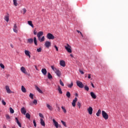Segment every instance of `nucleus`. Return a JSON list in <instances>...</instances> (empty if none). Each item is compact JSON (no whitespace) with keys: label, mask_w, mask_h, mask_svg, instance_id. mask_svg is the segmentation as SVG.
Wrapping results in <instances>:
<instances>
[{"label":"nucleus","mask_w":128,"mask_h":128,"mask_svg":"<svg viewBox=\"0 0 128 128\" xmlns=\"http://www.w3.org/2000/svg\"><path fill=\"white\" fill-rule=\"evenodd\" d=\"M51 68L54 72L58 76H60L61 73L58 69L54 67V66H51Z\"/></svg>","instance_id":"obj_1"},{"label":"nucleus","mask_w":128,"mask_h":128,"mask_svg":"<svg viewBox=\"0 0 128 128\" xmlns=\"http://www.w3.org/2000/svg\"><path fill=\"white\" fill-rule=\"evenodd\" d=\"M64 48L68 52H70V54L72 53V46H70L68 44H67L66 46H64Z\"/></svg>","instance_id":"obj_2"},{"label":"nucleus","mask_w":128,"mask_h":128,"mask_svg":"<svg viewBox=\"0 0 128 128\" xmlns=\"http://www.w3.org/2000/svg\"><path fill=\"white\" fill-rule=\"evenodd\" d=\"M76 84L78 88H83L84 86V85L82 84V82L80 80L76 81Z\"/></svg>","instance_id":"obj_3"},{"label":"nucleus","mask_w":128,"mask_h":128,"mask_svg":"<svg viewBox=\"0 0 128 128\" xmlns=\"http://www.w3.org/2000/svg\"><path fill=\"white\" fill-rule=\"evenodd\" d=\"M44 46L46 48H49L50 47L52 46V42L49 41H46L44 44Z\"/></svg>","instance_id":"obj_4"},{"label":"nucleus","mask_w":128,"mask_h":128,"mask_svg":"<svg viewBox=\"0 0 128 128\" xmlns=\"http://www.w3.org/2000/svg\"><path fill=\"white\" fill-rule=\"evenodd\" d=\"M102 117L104 118V120H108V114L104 112V110L102 111Z\"/></svg>","instance_id":"obj_5"},{"label":"nucleus","mask_w":128,"mask_h":128,"mask_svg":"<svg viewBox=\"0 0 128 128\" xmlns=\"http://www.w3.org/2000/svg\"><path fill=\"white\" fill-rule=\"evenodd\" d=\"M46 38L48 40H54V36L50 33H48L47 34Z\"/></svg>","instance_id":"obj_6"},{"label":"nucleus","mask_w":128,"mask_h":128,"mask_svg":"<svg viewBox=\"0 0 128 128\" xmlns=\"http://www.w3.org/2000/svg\"><path fill=\"white\" fill-rule=\"evenodd\" d=\"M60 64L61 66L64 68V66H66V62H64V60H61L60 62Z\"/></svg>","instance_id":"obj_7"},{"label":"nucleus","mask_w":128,"mask_h":128,"mask_svg":"<svg viewBox=\"0 0 128 128\" xmlns=\"http://www.w3.org/2000/svg\"><path fill=\"white\" fill-rule=\"evenodd\" d=\"M20 70L23 72V74H28V72H26V68L24 67H21Z\"/></svg>","instance_id":"obj_8"},{"label":"nucleus","mask_w":128,"mask_h":128,"mask_svg":"<svg viewBox=\"0 0 128 128\" xmlns=\"http://www.w3.org/2000/svg\"><path fill=\"white\" fill-rule=\"evenodd\" d=\"M13 30L14 32L18 34V26H16V24H15L13 27Z\"/></svg>","instance_id":"obj_9"},{"label":"nucleus","mask_w":128,"mask_h":128,"mask_svg":"<svg viewBox=\"0 0 128 128\" xmlns=\"http://www.w3.org/2000/svg\"><path fill=\"white\" fill-rule=\"evenodd\" d=\"M42 36H44V32L42 31H40L37 34L38 38H40Z\"/></svg>","instance_id":"obj_10"},{"label":"nucleus","mask_w":128,"mask_h":128,"mask_svg":"<svg viewBox=\"0 0 128 128\" xmlns=\"http://www.w3.org/2000/svg\"><path fill=\"white\" fill-rule=\"evenodd\" d=\"M6 90L8 94H12V90L10 89V86H6Z\"/></svg>","instance_id":"obj_11"},{"label":"nucleus","mask_w":128,"mask_h":128,"mask_svg":"<svg viewBox=\"0 0 128 128\" xmlns=\"http://www.w3.org/2000/svg\"><path fill=\"white\" fill-rule=\"evenodd\" d=\"M24 54H26V56H28L29 58H30V51L28 50H24Z\"/></svg>","instance_id":"obj_12"},{"label":"nucleus","mask_w":128,"mask_h":128,"mask_svg":"<svg viewBox=\"0 0 128 128\" xmlns=\"http://www.w3.org/2000/svg\"><path fill=\"white\" fill-rule=\"evenodd\" d=\"M21 112L22 114H26V110L24 107H22L21 108Z\"/></svg>","instance_id":"obj_13"},{"label":"nucleus","mask_w":128,"mask_h":128,"mask_svg":"<svg viewBox=\"0 0 128 128\" xmlns=\"http://www.w3.org/2000/svg\"><path fill=\"white\" fill-rule=\"evenodd\" d=\"M76 102H78V98H75L74 100H73V101L72 102V106H76Z\"/></svg>","instance_id":"obj_14"},{"label":"nucleus","mask_w":128,"mask_h":128,"mask_svg":"<svg viewBox=\"0 0 128 128\" xmlns=\"http://www.w3.org/2000/svg\"><path fill=\"white\" fill-rule=\"evenodd\" d=\"M4 20H6L7 22H8L10 21V14H7V16H4Z\"/></svg>","instance_id":"obj_15"},{"label":"nucleus","mask_w":128,"mask_h":128,"mask_svg":"<svg viewBox=\"0 0 128 128\" xmlns=\"http://www.w3.org/2000/svg\"><path fill=\"white\" fill-rule=\"evenodd\" d=\"M52 122L54 124V126H56V128H58V122H56V120L54 119H53Z\"/></svg>","instance_id":"obj_16"},{"label":"nucleus","mask_w":128,"mask_h":128,"mask_svg":"<svg viewBox=\"0 0 128 128\" xmlns=\"http://www.w3.org/2000/svg\"><path fill=\"white\" fill-rule=\"evenodd\" d=\"M88 112L89 114H92V108L89 107V108L88 109Z\"/></svg>","instance_id":"obj_17"},{"label":"nucleus","mask_w":128,"mask_h":128,"mask_svg":"<svg viewBox=\"0 0 128 128\" xmlns=\"http://www.w3.org/2000/svg\"><path fill=\"white\" fill-rule=\"evenodd\" d=\"M90 94L92 98H94V100H96V94H94V92H91L90 93Z\"/></svg>","instance_id":"obj_18"},{"label":"nucleus","mask_w":128,"mask_h":128,"mask_svg":"<svg viewBox=\"0 0 128 128\" xmlns=\"http://www.w3.org/2000/svg\"><path fill=\"white\" fill-rule=\"evenodd\" d=\"M42 72L44 76H46V68H42Z\"/></svg>","instance_id":"obj_19"},{"label":"nucleus","mask_w":128,"mask_h":128,"mask_svg":"<svg viewBox=\"0 0 128 128\" xmlns=\"http://www.w3.org/2000/svg\"><path fill=\"white\" fill-rule=\"evenodd\" d=\"M38 40H39V42H44V36H43L42 38H38Z\"/></svg>","instance_id":"obj_20"},{"label":"nucleus","mask_w":128,"mask_h":128,"mask_svg":"<svg viewBox=\"0 0 128 128\" xmlns=\"http://www.w3.org/2000/svg\"><path fill=\"white\" fill-rule=\"evenodd\" d=\"M40 124L43 126H46V124L44 123V121L42 120V118L40 119Z\"/></svg>","instance_id":"obj_21"},{"label":"nucleus","mask_w":128,"mask_h":128,"mask_svg":"<svg viewBox=\"0 0 128 128\" xmlns=\"http://www.w3.org/2000/svg\"><path fill=\"white\" fill-rule=\"evenodd\" d=\"M36 90L38 92H40V94H42V91L38 86H36Z\"/></svg>","instance_id":"obj_22"},{"label":"nucleus","mask_w":128,"mask_h":128,"mask_svg":"<svg viewBox=\"0 0 128 128\" xmlns=\"http://www.w3.org/2000/svg\"><path fill=\"white\" fill-rule=\"evenodd\" d=\"M21 90H22V92H26V88H24V86H22Z\"/></svg>","instance_id":"obj_23"},{"label":"nucleus","mask_w":128,"mask_h":128,"mask_svg":"<svg viewBox=\"0 0 128 128\" xmlns=\"http://www.w3.org/2000/svg\"><path fill=\"white\" fill-rule=\"evenodd\" d=\"M28 24H29V26H32V28H34V24H32V21H30V20L28 21Z\"/></svg>","instance_id":"obj_24"},{"label":"nucleus","mask_w":128,"mask_h":128,"mask_svg":"<svg viewBox=\"0 0 128 128\" xmlns=\"http://www.w3.org/2000/svg\"><path fill=\"white\" fill-rule=\"evenodd\" d=\"M58 90L60 94H62V88H60V86H58Z\"/></svg>","instance_id":"obj_25"},{"label":"nucleus","mask_w":128,"mask_h":128,"mask_svg":"<svg viewBox=\"0 0 128 128\" xmlns=\"http://www.w3.org/2000/svg\"><path fill=\"white\" fill-rule=\"evenodd\" d=\"M28 44H32V42H34V39L30 38H28Z\"/></svg>","instance_id":"obj_26"},{"label":"nucleus","mask_w":128,"mask_h":128,"mask_svg":"<svg viewBox=\"0 0 128 128\" xmlns=\"http://www.w3.org/2000/svg\"><path fill=\"white\" fill-rule=\"evenodd\" d=\"M73 86H74V82H72L70 84H68V88H72Z\"/></svg>","instance_id":"obj_27"},{"label":"nucleus","mask_w":128,"mask_h":128,"mask_svg":"<svg viewBox=\"0 0 128 128\" xmlns=\"http://www.w3.org/2000/svg\"><path fill=\"white\" fill-rule=\"evenodd\" d=\"M46 106L50 110H52V106H50V105L48 104H46Z\"/></svg>","instance_id":"obj_28"},{"label":"nucleus","mask_w":128,"mask_h":128,"mask_svg":"<svg viewBox=\"0 0 128 128\" xmlns=\"http://www.w3.org/2000/svg\"><path fill=\"white\" fill-rule=\"evenodd\" d=\"M26 118H28V120L30 119V114L26 113Z\"/></svg>","instance_id":"obj_29"},{"label":"nucleus","mask_w":128,"mask_h":128,"mask_svg":"<svg viewBox=\"0 0 128 128\" xmlns=\"http://www.w3.org/2000/svg\"><path fill=\"white\" fill-rule=\"evenodd\" d=\"M101 112H102V110H100V109L98 110V112L96 114V115L97 116H98L100 114Z\"/></svg>","instance_id":"obj_30"},{"label":"nucleus","mask_w":128,"mask_h":128,"mask_svg":"<svg viewBox=\"0 0 128 128\" xmlns=\"http://www.w3.org/2000/svg\"><path fill=\"white\" fill-rule=\"evenodd\" d=\"M66 96L70 98V92H67L66 94Z\"/></svg>","instance_id":"obj_31"},{"label":"nucleus","mask_w":128,"mask_h":128,"mask_svg":"<svg viewBox=\"0 0 128 128\" xmlns=\"http://www.w3.org/2000/svg\"><path fill=\"white\" fill-rule=\"evenodd\" d=\"M48 78L49 80L52 78V74H50V72L48 73Z\"/></svg>","instance_id":"obj_32"},{"label":"nucleus","mask_w":128,"mask_h":128,"mask_svg":"<svg viewBox=\"0 0 128 128\" xmlns=\"http://www.w3.org/2000/svg\"><path fill=\"white\" fill-rule=\"evenodd\" d=\"M34 44L36 46H38V43H37V41H36V38L34 37Z\"/></svg>","instance_id":"obj_33"},{"label":"nucleus","mask_w":128,"mask_h":128,"mask_svg":"<svg viewBox=\"0 0 128 128\" xmlns=\"http://www.w3.org/2000/svg\"><path fill=\"white\" fill-rule=\"evenodd\" d=\"M13 2H14V6H18V2H17L16 0H13Z\"/></svg>","instance_id":"obj_34"},{"label":"nucleus","mask_w":128,"mask_h":128,"mask_svg":"<svg viewBox=\"0 0 128 128\" xmlns=\"http://www.w3.org/2000/svg\"><path fill=\"white\" fill-rule=\"evenodd\" d=\"M61 108L62 110L64 112V114L66 113V108H64V106H62L61 107Z\"/></svg>","instance_id":"obj_35"},{"label":"nucleus","mask_w":128,"mask_h":128,"mask_svg":"<svg viewBox=\"0 0 128 128\" xmlns=\"http://www.w3.org/2000/svg\"><path fill=\"white\" fill-rule=\"evenodd\" d=\"M10 114H14V110L12 108H10Z\"/></svg>","instance_id":"obj_36"},{"label":"nucleus","mask_w":128,"mask_h":128,"mask_svg":"<svg viewBox=\"0 0 128 128\" xmlns=\"http://www.w3.org/2000/svg\"><path fill=\"white\" fill-rule=\"evenodd\" d=\"M61 122L65 126V128H66V122H64V120H61Z\"/></svg>","instance_id":"obj_37"},{"label":"nucleus","mask_w":128,"mask_h":128,"mask_svg":"<svg viewBox=\"0 0 128 128\" xmlns=\"http://www.w3.org/2000/svg\"><path fill=\"white\" fill-rule=\"evenodd\" d=\"M60 84L62 86H64V82H62V80H60Z\"/></svg>","instance_id":"obj_38"},{"label":"nucleus","mask_w":128,"mask_h":128,"mask_svg":"<svg viewBox=\"0 0 128 128\" xmlns=\"http://www.w3.org/2000/svg\"><path fill=\"white\" fill-rule=\"evenodd\" d=\"M84 88L85 90H87V92H88L90 90V88H88V86H84Z\"/></svg>","instance_id":"obj_39"},{"label":"nucleus","mask_w":128,"mask_h":128,"mask_svg":"<svg viewBox=\"0 0 128 128\" xmlns=\"http://www.w3.org/2000/svg\"><path fill=\"white\" fill-rule=\"evenodd\" d=\"M29 96L32 100H34V94L30 93Z\"/></svg>","instance_id":"obj_40"},{"label":"nucleus","mask_w":128,"mask_h":128,"mask_svg":"<svg viewBox=\"0 0 128 128\" xmlns=\"http://www.w3.org/2000/svg\"><path fill=\"white\" fill-rule=\"evenodd\" d=\"M22 10H23V14H26V8H24L22 9Z\"/></svg>","instance_id":"obj_41"},{"label":"nucleus","mask_w":128,"mask_h":128,"mask_svg":"<svg viewBox=\"0 0 128 128\" xmlns=\"http://www.w3.org/2000/svg\"><path fill=\"white\" fill-rule=\"evenodd\" d=\"M77 32H78V34H80L82 36V38H84V35H82V32H80V31L78 30H76Z\"/></svg>","instance_id":"obj_42"},{"label":"nucleus","mask_w":128,"mask_h":128,"mask_svg":"<svg viewBox=\"0 0 128 128\" xmlns=\"http://www.w3.org/2000/svg\"><path fill=\"white\" fill-rule=\"evenodd\" d=\"M33 124H34V126L35 127V128H36V120H33Z\"/></svg>","instance_id":"obj_43"},{"label":"nucleus","mask_w":128,"mask_h":128,"mask_svg":"<svg viewBox=\"0 0 128 128\" xmlns=\"http://www.w3.org/2000/svg\"><path fill=\"white\" fill-rule=\"evenodd\" d=\"M77 106H78L79 108H80V107L82 106V104H80V102H78L77 104Z\"/></svg>","instance_id":"obj_44"},{"label":"nucleus","mask_w":128,"mask_h":128,"mask_svg":"<svg viewBox=\"0 0 128 128\" xmlns=\"http://www.w3.org/2000/svg\"><path fill=\"white\" fill-rule=\"evenodd\" d=\"M6 120H10V115L8 114H6Z\"/></svg>","instance_id":"obj_45"},{"label":"nucleus","mask_w":128,"mask_h":128,"mask_svg":"<svg viewBox=\"0 0 128 128\" xmlns=\"http://www.w3.org/2000/svg\"><path fill=\"white\" fill-rule=\"evenodd\" d=\"M37 52H42V48H38L37 49Z\"/></svg>","instance_id":"obj_46"},{"label":"nucleus","mask_w":128,"mask_h":128,"mask_svg":"<svg viewBox=\"0 0 128 128\" xmlns=\"http://www.w3.org/2000/svg\"><path fill=\"white\" fill-rule=\"evenodd\" d=\"M33 104H38V100H34L33 101Z\"/></svg>","instance_id":"obj_47"},{"label":"nucleus","mask_w":128,"mask_h":128,"mask_svg":"<svg viewBox=\"0 0 128 128\" xmlns=\"http://www.w3.org/2000/svg\"><path fill=\"white\" fill-rule=\"evenodd\" d=\"M0 66L2 68H4V65L3 64H0Z\"/></svg>","instance_id":"obj_48"},{"label":"nucleus","mask_w":128,"mask_h":128,"mask_svg":"<svg viewBox=\"0 0 128 128\" xmlns=\"http://www.w3.org/2000/svg\"><path fill=\"white\" fill-rule=\"evenodd\" d=\"M2 102L4 106H6V103L4 100H2Z\"/></svg>","instance_id":"obj_49"},{"label":"nucleus","mask_w":128,"mask_h":128,"mask_svg":"<svg viewBox=\"0 0 128 128\" xmlns=\"http://www.w3.org/2000/svg\"><path fill=\"white\" fill-rule=\"evenodd\" d=\"M39 116H40V118H44V115H42V114L41 113L39 114Z\"/></svg>","instance_id":"obj_50"},{"label":"nucleus","mask_w":128,"mask_h":128,"mask_svg":"<svg viewBox=\"0 0 128 128\" xmlns=\"http://www.w3.org/2000/svg\"><path fill=\"white\" fill-rule=\"evenodd\" d=\"M54 46L56 52H58V46L55 45Z\"/></svg>","instance_id":"obj_51"},{"label":"nucleus","mask_w":128,"mask_h":128,"mask_svg":"<svg viewBox=\"0 0 128 128\" xmlns=\"http://www.w3.org/2000/svg\"><path fill=\"white\" fill-rule=\"evenodd\" d=\"M17 124L18 126H20V128H22V124H20V122H18Z\"/></svg>","instance_id":"obj_52"},{"label":"nucleus","mask_w":128,"mask_h":128,"mask_svg":"<svg viewBox=\"0 0 128 128\" xmlns=\"http://www.w3.org/2000/svg\"><path fill=\"white\" fill-rule=\"evenodd\" d=\"M15 120H16V124H18V122H20V121H18V118H16Z\"/></svg>","instance_id":"obj_53"},{"label":"nucleus","mask_w":128,"mask_h":128,"mask_svg":"<svg viewBox=\"0 0 128 128\" xmlns=\"http://www.w3.org/2000/svg\"><path fill=\"white\" fill-rule=\"evenodd\" d=\"M79 72L82 74H84V72L82 70H79Z\"/></svg>","instance_id":"obj_54"},{"label":"nucleus","mask_w":128,"mask_h":128,"mask_svg":"<svg viewBox=\"0 0 128 128\" xmlns=\"http://www.w3.org/2000/svg\"><path fill=\"white\" fill-rule=\"evenodd\" d=\"M36 33H37V32H36V29H35V30H34V34L35 36H36Z\"/></svg>","instance_id":"obj_55"},{"label":"nucleus","mask_w":128,"mask_h":128,"mask_svg":"<svg viewBox=\"0 0 128 128\" xmlns=\"http://www.w3.org/2000/svg\"><path fill=\"white\" fill-rule=\"evenodd\" d=\"M91 86L94 88V84H92V82L91 83Z\"/></svg>","instance_id":"obj_56"},{"label":"nucleus","mask_w":128,"mask_h":128,"mask_svg":"<svg viewBox=\"0 0 128 128\" xmlns=\"http://www.w3.org/2000/svg\"><path fill=\"white\" fill-rule=\"evenodd\" d=\"M90 76H92V74H88V78H90Z\"/></svg>","instance_id":"obj_57"},{"label":"nucleus","mask_w":128,"mask_h":128,"mask_svg":"<svg viewBox=\"0 0 128 128\" xmlns=\"http://www.w3.org/2000/svg\"><path fill=\"white\" fill-rule=\"evenodd\" d=\"M36 70H38V67L36 66H34Z\"/></svg>","instance_id":"obj_58"},{"label":"nucleus","mask_w":128,"mask_h":128,"mask_svg":"<svg viewBox=\"0 0 128 128\" xmlns=\"http://www.w3.org/2000/svg\"><path fill=\"white\" fill-rule=\"evenodd\" d=\"M70 56H71V58H74V56L72 55V54H70Z\"/></svg>","instance_id":"obj_59"},{"label":"nucleus","mask_w":128,"mask_h":128,"mask_svg":"<svg viewBox=\"0 0 128 128\" xmlns=\"http://www.w3.org/2000/svg\"><path fill=\"white\" fill-rule=\"evenodd\" d=\"M75 96H78V94L77 93H76Z\"/></svg>","instance_id":"obj_60"},{"label":"nucleus","mask_w":128,"mask_h":128,"mask_svg":"<svg viewBox=\"0 0 128 128\" xmlns=\"http://www.w3.org/2000/svg\"><path fill=\"white\" fill-rule=\"evenodd\" d=\"M60 107H58V110L60 111Z\"/></svg>","instance_id":"obj_61"},{"label":"nucleus","mask_w":128,"mask_h":128,"mask_svg":"<svg viewBox=\"0 0 128 128\" xmlns=\"http://www.w3.org/2000/svg\"><path fill=\"white\" fill-rule=\"evenodd\" d=\"M61 126L60 124H58V128H61Z\"/></svg>","instance_id":"obj_62"},{"label":"nucleus","mask_w":128,"mask_h":128,"mask_svg":"<svg viewBox=\"0 0 128 128\" xmlns=\"http://www.w3.org/2000/svg\"><path fill=\"white\" fill-rule=\"evenodd\" d=\"M30 105L32 106V104H30Z\"/></svg>","instance_id":"obj_63"},{"label":"nucleus","mask_w":128,"mask_h":128,"mask_svg":"<svg viewBox=\"0 0 128 128\" xmlns=\"http://www.w3.org/2000/svg\"><path fill=\"white\" fill-rule=\"evenodd\" d=\"M12 48V46L11 45Z\"/></svg>","instance_id":"obj_64"}]
</instances>
